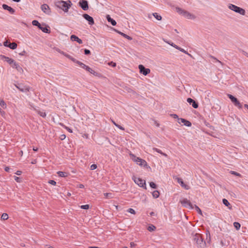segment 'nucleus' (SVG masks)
Returning a JSON list of instances; mask_svg holds the SVG:
<instances>
[{"label": "nucleus", "instance_id": "obj_1", "mask_svg": "<svg viewBox=\"0 0 248 248\" xmlns=\"http://www.w3.org/2000/svg\"><path fill=\"white\" fill-rule=\"evenodd\" d=\"M72 2L70 0L67 1L63 0H58L55 2V5L58 8L62 10L64 12H67L69 9L72 5Z\"/></svg>", "mask_w": 248, "mask_h": 248}, {"label": "nucleus", "instance_id": "obj_2", "mask_svg": "<svg viewBox=\"0 0 248 248\" xmlns=\"http://www.w3.org/2000/svg\"><path fill=\"white\" fill-rule=\"evenodd\" d=\"M193 239L195 242L197 246L199 248H203L206 243L203 241V239L199 233H195L193 235Z\"/></svg>", "mask_w": 248, "mask_h": 248}, {"label": "nucleus", "instance_id": "obj_3", "mask_svg": "<svg viewBox=\"0 0 248 248\" xmlns=\"http://www.w3.org/2000/svg\"><path fill=\"white\" fill-rule=\"evenodd\" d=\"M228 8L235 13H239L241 15L244 16L246 14L245 10L239 7H238L232 4H229L228 5Z\"/></svg>", "mask_w": 248, "mask_h": 248}, {"label": "nucleus", "instance_id": "obj_4", "mask_svg": "<svg viewBox=\"0 0 248 248\" xmlns=\"http://www.w3.org/2000/svg\"><path fill=\"white\" fill-rule=\"evenodd\" d=\"M228 97L230 99L231 101L233 103L234 106L238 107L239 108H242V105L237 100L236 98L231 94H228Z\"/></svg>", "mask_w": 248, "mask_h": 248}, {"label": "nucleus", "instance_id": "obj_5", "mask_svg": "<svg viewBox=\"0 0 248 248\" xmlns=\"http://www.w3.org/2000/svg\"><path fill=\"white\" fill-rule=\"evenodd\" d=\"M77 63L78 64L81 68L85 69L86 70H87L90 73H91L94 75H96L97 73L96 72H95L94 70H93L92 69H91L90 67H89L88 66L85 65L83 63H82L80 62H77Z\"/></svg>", "mask_w": 248, "mask_h": 248}, {"label": "nucleus", "instance_id": "obj_6", "mask_svg": "<svg viewBox=\"0 0 248 248\" xmlns=\"http://www.w3.org/2000/svg\"><path fill=\"white\" fill-rule=\"evenodd\" d=\"M180 202L182 204V205L185 207L191 209L194 208L193 205L191 204L190 202L187 199H183V200L180 201Z\"/></svg>", "mask_w": 248, "mask_h": 248}, {"label": "nucleus", "instance_id": "obj_7", "mask_svg": "<svg viewBox=\"0 0 248 248\" xmlns=\"http://www.w3.org/2000/svg\"><path fill=\"white\" fill-rule=\"evenodd\" d=\"M132 179L134 180L135 183L137 184L138 186H139L140 187H144L145 186V181L144 180H142L140 178H137L136 177H133L132 178ZM145 188L146 189V187L145 186Z\"/></svg>", "mask_w": 248, "mask_h": 248}, {"label": "nucleus", "instance_id": "obj_8", "mask_svg": "<svg viewBox=\"0 0 248 248\" xmlns=\"http://www.w3.org/2000/svg\"><path fill=\"white\" fill-rule=\"evenodd\" d=\"M134 157V159H133L134 161H135L137 164L140 166H145L147 165L146 162L143 160L142 159L139 157H136L135 156H134L133 155H132Z\"/></svg>", "mask_w": 248, "mask_h": 248}, {"label": "nucleus", "instance_id": "obj_9", "mask_svg": "<svg viewBox=\"0 0 248 248\" xmlns=\"http://www.w3.org/2000/svg\"><path fill=\"white\" fill-rule=\"evenodd\" d=\"M79 6L84 11L89 9L88 2L86 0H80L78 2Z\"/></svg>", "mask_w": 248, "mask_h": 248}, {"label": "nucleus", "instance_id": "obj_10", "mask_svg": "<svg viewBox=\"0 0 248 248\" xmlns=\"http://www.w3.org/2000/svg\"><path fill=\"white\" fill-rule=\"evenodd\" d=\"M139 68L140 73H142L143 75L146 76L150 72V70L149 68H145L142 65H139Z\"/></svg>", "mask_w": 248, "mask_h": 248}, {"label": "nucleus", "instance_id": "obj_11", "mask_svg": "<svg viewBox=\"0 0 248 248\" xmlns=\"http://www.w3.org/2000/svg\"><path fill=\"white\" fill-rule=\"evenodd\" d=\"M41 9L42 11L47 15L51 14V10L49 6L46 4H44L41 5Z\"/></svg>", "mask_w": 248, "mask_h": 248}, {"label": "nucleus", "instance_id": "obj_12", "mask_svg": "<svg viewBox=\"0 0 248 248\" xmlns=\"http://www.w3.org/2000/svg\"><path fill=\"white\" fill-rule=\"evenodd\" d=\"M83 17L87 21H88V23H89V25H93V24H94V22L93 18L92 16H89V15H88L87 14H84L83 15Z\"/></svg>", "mask_w": 248, "mask_h": 248}, {"label": "nucleus", "instance_id": "obj_13", "mask_svg": "<svg viewBox=\"0 0 248 248\" xmlns=\"http://www.w3.org/2000/svg\"><path fill=\"white\" fill-rule=\"evenodd\" d=\"M176 179L177 180V182L180 184L181 186L184 188L185 189L188 190L190 189V186L185 184L182 179L177 177L176 178Z\"/></svg>", "mask_w": 248, "mask_h": 248}, {"label": "nucleus", "instance_id": "obj_14", "mask_svg": "<svg viewBox=\"0 0 248 248\" xmlns=\"http://www.w3.org/2000/svg\"><path fill=\"white\" fill-rule=\"evenodd\" d=\"M178 122L179 124L183 123L186 126H191V123L189 121L186 120L183 118L178 119Z\"/></svg>", "mask_w": 248, "mask_h": 248}, {"label": "nucleus", "instance_id": "obj_15", "mask_svg": "<svg viewBox=\"0 0 248 248\" xmlns=\"http://www.w3.org/2000/svg\"><path fill=\"white\" fill-rule=\"evenodd\" d=\"M187 101L190 104H192V107L194 108H197L198 107V104L193 99L191 98H188L187 99Z\"/></svg>", "mask_w": 248, "mask_h": 248}, {"label": "nucleus", "instance_id": "obj_16", "mask_svg": "<svg viewBox=\"0 0 248 248\" xmlns=\"http://www.w3.org/2000/svg\"><path fill=\"white\" fill-rule=\"evenodd\" d=\"M2 8L4 10H8L11 14H14L15 12V10L13 8L5 4L2 5Z\"/></svg>", "mask_w": 248, "mask_h": 248}, {"label": "nucleus", "instance_id": "obj_17", "mask_svg": "<svg viewBox=\"0 0 248 248\" xmlns=\"http://www.w3.org/2000/svg\"><path fill=\"white\" fill-rule=\"evenodd\" d=\"M70 38L72 41H77L79 44H81L83 43L81 39H79L78 36L75 35H72L70 37Z\"/></svg>", "mask_w": 248, "mask_h": 248}, {"label": "nucleus", "instance_id": "obj_18", "mask_svg": "<svg viewBox=\"0 0 248 248\" xmlns=\"http://www.w3.org/2000/svg\"><path fill=\"white\" fill-rule=\"evenodd\" d=\"M48 27L45 24L41 25V27H39V28L42 30V31L45 33H49L50 31L48 29Z\"/></svg>", "mask_w": 248, "mask_h": 248}, {"label": "nucleus", "instance_id": "obj_19", "mask_svg": "<svg viewBox=\"0 0 248 248\" xmlns=\"http://www.w3.org/2000/svg\"><path fill=\"white\" fill-rule=\"evenodd\" d=\"M183 16L188 19H194L195 18V16L191 14L190 13L186 11L184 12Z\"/></svg>", "mask_w": 248, "mask_h": 248}, {"label": "nucleus", "instance_id": "obj_20", "mask_svg": "<svg viewBox=\"0 0 248 248\" xmlns=\"http://www.w3.org/2000/svg\"><path fill=\"white\" fill-rule=\"evenodd\" d=\"M4 57V58L5 59V61L8 62L9 63L10 65H11L12 66L13 65H14V63H15V61L12 59H11V58H9L7 57H6V56H3Z\"/></svg>", "mask_w": 248, "mask_h": 248}, {"label": "nucleus", "instance_id": "obj_21", "mask_svg": "<svg viewBox=\"0 0 248 248\" xmlns=\"http://www.w3.org/2000/svg\"><path fill=\"white\" fill-rule=\"evenodd\" d=\"M13 68H15L18 71L21 72L23 71V69L19 65V64L15 62L14 65H12Z\"/></svg>", "mask_w": 248, "mask_h": 248}, {"label": "nucleus", "instance_id": "obj_22", "mask_svg": "<svg viewBox=\"0 0 248 248\" xmlns=\"http://www.w3.org/2000/svg\"><path fill=\"white\" fill-rule=\"evenodd\" d=\"M107 20L109 22H110L111 24L113 25V26H115L116 25V22L115 20H114V19H113L112 18H111L110 16L109 15H108L107 16Z\"/></svg>", "mask_w": 248, "mask_h": 248}, {"label": "nucleus", "instance_id": "obj_23", "mask_svg": "<svg viewBox=\"0 0 248 248\" xmlns=\"http://www.w3.org/2000/svg\"><path fill=\"white\" fill-rule=\"evenodd\" d=\"M62 54L66 57H67V58H68L69 59L71 60V61H72L73 62H75L76 63H77V62H79L78 61H77L76 60L75 58H74L73 57H72V56H71L70 55H69V54H66V53H62Z\"/></svg>", "mask_w": 248, "mask_h": 248}, {"label": "nucleus", "instance_id": "obj_24", "mask_svg": "<svg viewBox=\"0 0 248 248\" xmlns=\"http://www.w3.org/2000/svg\"><path fill=\"white\" fill-rule=\"evenodd\" d=\"M163 41L165 42H166V43L174 47V48H175L176 49L178 50L179 47L178 46H177V45H176L175 44H174V43H173L172 42H169V41H168L167 40H166V39H163Z\"/></svg>", "mask_w": 248, "mask_h": 248}, {"label": "nucleus", "instance_id": "obj_25", "mask_svg": "<svg viewBox=\"0 0 248 248\" xmlns=\"http://www.w3.org/2000/svg\"><path fill=\"white\" fill-rule=\"evenodd\" d=\"M222 202H223V204L225 206L228 207V208L230 209H232V206H230V204L229 202L227 200H226V199H223V200H222Z\"/></svg>", "mask_w": 248, "mask_h": 248}, {"label": "nucleus", "instance_id": "obj_26", "mask_svg": "<svg viewBox=\"0 0 248 248\" xmlns=\"http://www.w3.org/2000/svg\"><path fill=\"white\" fill-rule=\"evenodd\" d=\"M57 174L59 175V176L62 177H66L67 176V173L65 172L59 171L57 172Z\"/></svg>", "mask_w": 248, "mask_h": 248}, {"label": "nucleus", "instance_id": "obj_27", "mask_svg": "<svg viewBox=\"0 0 248 248\" xmlns=\"http://www.w3.org/2000/svg\"><path fill=\"white\" fill-rule=\"evenodd\" d=\"M153 150L154 151H155V152H157V153H159V154H161L162 155H164V156H165V157H167V156H168V155H167L166 154L163 153V152H162L160 149H157V148H154L153 149Z\"/></svg>", "mask_w": 248, "mask_h": 248}, {"label": "nucleus", "instance_id": "obj_28", "mask_svg": "<svg viewBox=\"0 0 248 248\" xmlns=\"http://www.w3.org/2000/svg\"><path fill=\"white\" fill-rule=\"evenodd\" d=\"M17 46V44L16 43H12L9 44L8 47L11 49H15Z\"/></svg>", "mask_w": 248, "mask_h": 248}, {"label": "nucleus", "instance_id": "obj_29", "mask_svg": "<svg viewBox=\"0 0 248 248\" xmlns=\"http://www.w3.org/2000/svg\"><path fill=\"white\" fill-rule=\"evenodd\" d=\"M153 16L158 20H161L162 19V17L161 16L158 15L156 13H153Z\"/></svg>", "mask_w": 248, "mask_h": 248}, {"label": "nucleus", "instance_id": "obj_30", "mask_svg": "<svg viewBox=\"0 0 248 248\" xmlns=\"http://www.w3.org/2000/svg\"><path fill=\"white\" fill-rule=\"evenodd\" d=\"M0 105L4 109L6 108V107H7V106H6V104L5 102L3 100H0Z\"/></svg>", "mask_w": 248, "mask_h": 248}, {"label": "nucleus", "instance_id": "obj_31", "mask_svg": "<svg viewBox=\"0 0 248 248\" xmlns=\"http://www.w3.org/2000/svg\"><path fill=\"white\" fill-rule=\"evenodd\" d=\"M32 24L33 26H37L38 28L39 27H41V24L39 23V22L37 20H34L32 21Z\"/></svg>", "mask_w": 248, "mask_h": 248}, {"label": "nucleus", "instance_id": "obj_32", "mask_svg": "<svg viewBox=\"0 0 248 248\" xmlns=\"http://www.w3.org/2000/svg\"><path fill=\"white\" fill-rule=\"evenodd\" d=\"M233 226L237 230H239L241 227L240 224L237 222L233 223Z\"/></svg>", "mask_w": 248, "mask_h": 248}, {"label": "nucleus", "instance_id": "obj_33", "mask_svg": "<svg viewBox=\"0 0 248 248\" xmlns=\"http://www.w3.org/2000/svg\"><path fill=\"white\" fill-rule=\"evenodd\" d=\"M155 228H156L154 225H151L148 227L147 230L149 232H153L155 230Z\"/></svg>", "mask_w": 248, "mask_h": 248}, {"label": "nucleus", "instance_id": "obj_34", "mask_svg": "<svg viewBox=\"0 0 248 248\" xmlns=\"http://www.w3.org/2000/svg\"><path fill=\"white\" fill-rule=\"evenodd\" d=\"M176 10L177 13H178L180 14H182L183 15H184V12L185 11V10H184L182 9L179 8V7L176 8Z\"/></svg>", "mask_w": 248, "mask_h": 248}, {"label": "nucleus", "instance_id": "obj_35", "mask_svg": "<svg viewBox=\"0 0 248 248\" xmlns=\"http://www.w3.org/2000/svg\"><path fill=\"white\" fill-rule=\"evenodd\" d=\"M159 196V193L158 191L155 190L153 192V196L155 198H157Z\"/></svg>", "mask_w": 248, "mask_h": 248}, {"label": "nucleus", "instance_id": "obj_36", "mask_svg": "<svg viewBox=\"0 0 248 248\" xmlns=\"http://www.w3.org/2000/svg\"><path fill=\"white\" fill-rule=\"evenodd\" d=\"M1 219L4 220H7L8 218V214L6 213H3L1 217Z\"/></svg>", "mask_w": 248, "mask_h": 248}, {"label": "nucleus", "instance_id": "obj_37", "mask_svg": "<svg viewBox=\"0 0 248 248\" xmlns=\"http://www.w3.org/2000/svg\"><path fill=\"white\" fill-rule=\"evenodd\" d=\"M179 50H180V51L186 54H187L188 56H189L190 57H192V55L191 54H190L189 53H188L186 51L185 49H184L183 48H181V47H180L178 49Z\"/></svg>", "mask_w": 248, "mask_h": 248}, {"label": "nucleus", "instance_id": "obj_38", "mask_svg": "<svg viewBox=\"0 0 248 248\" xmlns=\"http://www.w3.org/2000/svg\"><path fill=\"white\" fill-rule=\"evenodd\" d=\"M38 113L42 117H45L46 116V114L45 112L41 111L40 110L37 111Z\"/></svg>", "mask_w": 248, "mask_h": 248}, {"label": "nucleus", "instance_id": "obj_39", "mask_svg": "<svg viewBox=\"0 0 248 248\" xmlns=\"http://www.w3.org/2000/svg\"><path fill=\"white\" fill-rule=\"evenodd\" d=\"M111 122L112 123L116 126L118 128H120V129H122V130H124V128L121 126V125L117 124L114 121H113L112 120H111Z\"/></svg>", "mask_w": 248, "mask_h": 248}, {"label": "nucleus", "instance_id": "obj_40", "mask_svg": "<svg viewBox=\"0 0 248 248\" xmlns=\"http://www.w3.org/2000/svg\"><path fill=\"white\" fill-rule=\"evenodd\" d=\"M193 206L194 208H195L196 211L198 212V213L202 214V211L198 206L194 205Z\"/></svg>", "mask_w": 248, "mask_h": 248}, {"label": "nucleus", "instance_id": "obj_41", "mask_svg": "<svg viewBox=\"0 0 248 248\" xmlns=\"http://www.w3.org/2000/svg\"><path fill=\"white\" fill-rule=\"evenodd\" d=\"M122 36L129 40H131L132 39L131 37L127 35L126 34L124 33L123 34H122Z\"/></svg>", "mask_w": 248, "mask_h": 248}, {"label": "nucleus", "instance_id": "obj_42", "mask_svg": "<svg viewBox=\"0 0 248 248\" xmlns=\"http://www.w3.org/2000/svg\"><path fill=\"white\" fill-rule=\"evenodd\" d=\"M81 209H88L89 208V205L88 204L83 205L80 206Z\"/></svg>", "mask_w": 248, "mask_h": 248}, {"label": "nucleus", "instance_id": "obj_43", "mask_svg": "<svg viewBox=\"0 0 248 248\" xmlns=\"http://www.w3.org/2000/svg\"><path fill=\"white\" fill-rule=\"evenodd\" d=\"M150 186L153 188H156V187L155 184L153 182L150 183Z\"/></svg>", "mask_w": 248, "mask_h": 248}, {"label": "nucleus", "instance_id": "obj_44", "mask_svg": "<svg viewBox=\"0 0 248 248\" xmlns=\"http://www.w3.org/2000/svg\"><path fill=\"white\" fill-rule=\"evenodd\" d=\"M127 212L132 214H135L136 213L135 211L132 208H129Z\"/></svg>", "mask_w": 248, "mask_h": 248}, {"label": "nucleus", "instance_id": "obj_45", "mask_svg": "<svg viewBox=\"0 0 248 248\" xmlns=\"http://www.w3.org/2000/svg\"><path fill=\"white\" fill-rule=\"evenodd\" d=\"M15 181L17 183H20L21 182V178L17 176H14Z\"/></svg>", "mask_w": 248, "mask_h": 248}, {"label": "nucleus", "instance_id": "obj_46", "mask_svg": "<svg viewBox=\"0 0 248 248\" xmlns=\"http://www.w3.org/2000/svg\"><path fill=\"white\" fill-rule=\"evenodd\" d=\"M97 168V165L96 164H92L91 166V170H94Z\"/></svg>", "mask_w": 248, "mask_h": 248}, {"label": "nucleus", "instance_id": "obj_47", "mask_svg": "<svg viewBox=\"0 0 248 248\" xmlns=\"http://www.w3.org/2000/svg\"><path fill=\"white\" fill-rule=\"evenodd\" d=\"M48 183L51 185H54V186L56 185V182L54 180H49L48 181Z\"/></svg>", "mask_w": 248, "mask_h": 248}, {"label": "nucleus", "instance_id": "obj_48", "mask_svg": "<svg viewBox=\"0 0 248 248\" xmlns=\"http://www.w3.org/2000/svg\"><path fill=\"white\" fill-rule=\"evenodd\" d=\"M108 65L114 67L116 66V63L111 62H110L108 63Z\"/></svg>", "mask_w": 248, "mask_h": 248}, {"label": "nucleus", "instance_id": "obj_49", "mask_svg": "<svg viewBox=\"0 0 248 248\" xmlns=\"http://www.w3.org/2000/svg\"><path fill=\"white\" fill-rule=\"evenodd\" d=\"M0 113L1 115L3 117H4L5 115V111H3V110H2L1 108H0Z\"/></svg>", "mask_w": 248, "mask_h": 248}, {"label": "nucleus", "instance_id": "obj_50", "mask_svg": "<svg viewBox=\"0 0 248 248\" xmlns=\"http://www.w3.org/2000/svg\"><path fill=\"white\" fill-rule=\"evenodd\" d=\"M84 53L85 55H89L91 53V52L89 50L85 49L84 50Z\"/></svg>", "mask_w": 248, "mask_h": 248}, {"label": "nucleus", "instance_id": "obj_51", "mask_svg": "<svg viewBox=\"0 0 248 248\" xmlns=\"http://www.w3.org/2000/svg\"><path fill=\"white\" fill-rule=\"evenodd\" d=\"M8 43H9V42H8V41L7 40L5 41L3 43V45L4 46L8 47V46H9V44Z\"/></svg>", "mask_w": 248, "mask_h": 248}, {"label": "nucleus", "instance_id": "obj_52", "mask_svg": "<svg viewBox=\"0 0 248 248\" xmlns=\"http://www.w3.org/2000/svg\"><path fill=\"white\" fill-rule=\"evenodd\" d=\"M211 58H212V59H214V60L216 61V62H218V63H220L221 64H222V62H221L220 61H219V60H218L217 58H215L214 57H213V56H211Z\"/></svg>", "mask_w": 248, "mask_h": 248}, {"label": "nucleus", "instance_id": "obj_53", "mask_svg": "<svg viewBox=\"0 0 248 248\" xmlns=\"http://www.w3.org/2000/svg\"><path fill=\"white\" fill-rule=\"evenodd\" d=\"M232 174H233L235 175L236 176H240V174L239 173H237V172H236L235 171H232Z\"/></svg>", "mask_w": 248, "mask_h": 248}, {"label": "nucleus", "instance_id": "obj_54", "mask_svg": "<svg viewBox=\"0 0 248 248\" xmlns=\"http://www.w3.org/2000/svg\"><path fill=\"white\" fill-rule=\"evenodd\" d=\"M65 129L68 131H69L70 133H72V129H71L70 128L67 127V126H65Z\"/></svg>", "mask_w": 248, "mask_h": 248}, {"label": "nucleus", "instance_id": "obj_55", "mask_svg": "<svg viewBox=\"0 0 248 248\" xmlns=\"http://www.w3.org/2000/svg\"><path fill=\"white\" fill-rule=\"evenodd\" d=\"M114 31H115L116 32H117L118 33H119V34H121L122 36V34H123L124 33H123V32H121V31H118V30H115V29L114 30Z\"/></svg>", "mask_w": 248, "mask_h": 248}, {"label": "nucleus", "instance_id": "obj_56", "mask_svg": "<svg viewBox=\"0 0 248 248\" xmlns=\"http://www.w3.org/2000/svg\"><path fill=\"white\" fill-rule=\"evenodd\" d=\"M171 116L173 117V118H178V119H179L178 118V116L177 114H171Z\"/></svg>", "mask_w": 248, "mask_h": 248}, {"label": "nucleus", "instance_id": "obj_57", "mask_svg": "<svg viewBox=\"0 0 248 248\" xmlns=\"http://www.w3.org/2000/svg\"><path fill=\"white\" fill-rule=\"evenodd\" d=\"M45 248H54V247L50 246L49 245H46L45 246Z\"/></svg>", "mask_w": 248, "mask_h": 248}, {"label": "nucleus", "instance_id": "obj_58", "mask_svg": "<svg viewBox=\"0 0 248 248\" xmlns=\"http://www.w3.org/2000/svg\"><path fill=\"white\" fill-rule=\"evenodd\" d=\"M22 172L21 171L18 170L16 172V174L18 175H20L21 174Z\"/></svg>", "mask_w": 248, "mask_h": 248}, {"label": "nucleus", "instance_id": "obj_59", "mask_svg": "<svg viewBox=\"0 0 248 248\" xmlns=\"http://www.w3.org/2000/svg\"><path fill=\"white\" fill-rule=\"evenodd\" d=\"M66 136L65 135H62L61 136V139L62 140H64Z\"/></svg>", "mask_w": 248, "mask_h": 248}, {"label": "nucleus", "instance_id": "obj_60", "mask_svg": "<svg viewBox=\"0 0 248 248\" xmlns=\"http://www.w3.org/2000/svg\"><path fill=\"white\" fill-rule=\"evenodd\" d=\"M10 168L8 167H6L4 169L5 171H9Z\"/></svg>", "mask_w": 248, "mask_h": 248}, {"label": "nucleus", "instance_id": "obj_61", "mask_svg": "<svg viewBox=\"0 0 248 248\" xmlns=\"http://www.w3.org/2000/svg\"><path fill=\"white\" fill-rule=\"evenodd\" d=\"M26 53L25 51H23L22 52L19 53L20 55H24Z\"/></svg>", "mask_w": 248, "mask_h": 248}, {"label": "nucleus", "instance_id": "obj_62", "mask_svg": "<svg viewBox=\"0 0 248 248\" xmlns=\"http://www.w3.org/2000/svg\"><path fill=\"white\" fill-rule=\"evenodd\" d=\"M16 88H18L20 91H21V92H24V90L22 88H20L19 87H18L17 86H16Z\"/></svg>", "mask_w": 248, "mask_h": 248}, {"label": "nucleus", "instance_id": "obj_63", "mask_svg": "<svg viewBox=\"0 0 248 248\" xmlns=\"http://www.w3.org/2000/svg\"><path fill=\"white\" fill-rule=\"evenodd\" d=\"M104 195L106 196H109L111 195V194L110 193H105Z\"/></svg>", "mask_w": 248, "mask_h": 248}, {"label": "nucleus", "instance_id": "obj_64", "mask_svg": "<svg viewBox=\"0 0 248 248\" xmlns=\"http://www.w3.org/2000/svg\"><path fill=\"white\" fill-rule=\"evenodd\" d=\"M244 107L247 108L248 109V105L247 104H245L244 105Z\"/></svg>", "mask_w": 248, "mask_h": 248}]
</instances>
